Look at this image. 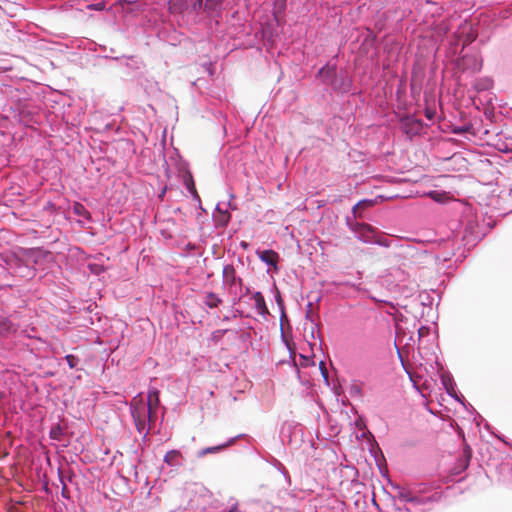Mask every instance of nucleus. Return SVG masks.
Returning a JSON list of instances; mask_svg holds the SVG:
<instances>
[{"mask_svg":"<svg viewBox=\"0 0 512 512\" xmlns=\"http://www.w3.org/2000/svg\"><path fill=\"white\" fill-rule=\"evenodd\" d=\"M339 54L325 61L315 72L313 84L318 88L319 100L333 101L336 98L360 97L362 90L357 86L353 72L339 65Z\"/></svg>","mask_w":512,"mask_h":512,"instance_id":"1","label":"nucleus"},{"mask_svg":"<svg viewBox=\"0 0 512 512\" xmlns=\"http://www.w3.org/2000/svg\"><path fill=\"white\" fill-rule=\"evenodd\" d=\"M395 491L394 501L407 504L403 507L396 506L399 512H427L431 505L440 501L441 492L431 489L424 483L404 487L399 484L391 485Z\"/></svg>","mask_w":512,"mask_h":512,"instance_id":"2","label":"nucleus"},{"mask_svg":"<svg viewBox=\"0 0 512 512\" xmlns=\"http://www.w3.org/2000/svg\"><path fill=\"white\" fill-rule=\"evenodd\" d=\"M10 115L18 124L31 130H37V127L47 121V115L44 110L34 104L30 99H18L9 106Z\"/></svg>","mask_w":512,"mask_h":512,"instance_id":"3","label":"nucleus"},{"mask_svg":"<svg viewBox=\"0 0 512 512\" xmlns=\"http://www.w3.org/2000/svg\"><path fill=\"white\" fill-rule=\"evenodd\" d=\"M163 161L164 172L166 177L168 179L171 177L170 165L174 166V168L177 171L178 177L182 180V183L187 193L192 197L194 201H197L200 204L201 199L197 193L195 181L190 170L189 163L181 156L179 150L173 148L172 151L169 153L168 159L163 153Z\"/></svg>","mask_w":512,"mask_h":512,"instance_id":"4","label":"nucleus"},{"mask_svg":"<svg viewBox=\"0 0 512 512\" xmlns=\"http://www.w3.org/2000/svg\"><path fill=\"white\" fill-rule=\"evenodd\" d=\"M494 226H457L456 230L452 231V238L449 242L452 243V246H456L460 249L463 247V251L460 256L462 258L466 257L465 252H469L472 248H474L479 241H481L486 234L492 229Z\"/></svg>","mask_w":512,"mask_h":512,"instance_id":"5","label":"nucleus"},{"mask_svg":"<svg viewBox=\"0 0 512 512\" xmlns=\"http://www.w3.org/2000/svg\"><path fill=\"white\" fill-rule=\"evenodd\" d=\"M442 176H422L418 178V210L428 202L444 204L449 200V194L444 190L434 189L440 186Z\"/></svg>","mask_w":512,"mask_h":512,"instance_id":"6","label":"nucleus"},{"mask_svg":"<svg viewBox=\"0 0 512 512\" xmlns=\"http://www.w3.org/2000/svg\"><path fill=\"white\" fill-rule=\"evenodd\" d=\"M354 236L363 243L377 244L382 247H390L398 240L391 236L381 234L375 226H348Z\"/></svg>","mask_w":512,"mask_h":512,"instance_id":"7","label":"nucleus"},{"mask_svg":"<svg viewBox=\"0 0 512 512\" xmlns=\"http://www.w3.org/2000/svg\"><path fill=\"white\" fill-rule=\"evenodd\" d=\"M115 67L119 70L123 77L129 80H134L143 74L145 64L142 58L138 55L122 54V56L116 62Z\"/></svg>","mask_w":512,"mask_h":512,"instance_id":"8","label":"nucleus"},{"mask_svg":"<svg viewBox=\"0 0 512 512\" xmlns=\"http://www.w3.org/2000/svg\"><path fill=\"white\" fill-rule=\"evenodd\" d=\"M155 36L162 42L177 47L188 40V37L178 31L175 26L169 22H155L153 26Z\"/></svg>","mask_w":512,"mask_h":512,"instance_id":"9","label":"nucleus"},{"mask_svg":"<svg viewBox=\"0 0 512 512\" xmlns=\"http://www.w3.org/2000/svg\"><path fill=\"white\" fill-rule=\"evenodd\" d=\"M363 272L357 270L354 274H351V278H340L333 280L330 285L334 291L341 292V288H348L350 292L343 294L345 298L356 297L361 292H366V289L362 285Z\"/></svg>","mask_w":512,"mask_h":512,"instance_id":"10","label":"nucleus"},{"mask_svg":"<svg viewBox=\"0 0 512 512\" xmlns=\"http://www.w3.org/2000/svg\"><path fill=\"white\" fill-rule=\"evenodd\" d=\"M84 51L91 53L96 58H103L110 60L116 64L123 53H120L118 49L114 47H108L106 45L98 44L93 40L85 39L82 40L80 45Z\"/></svg>","mask_w":512,"mask_h":512,"instance_id":"11","label":"nucleus"},{"mask_svg":"<svg viewBox=\"0 0 512 512\" xmlns=\"http://www.w3.org/2000/svg\"><path fill=\"white\" fill-rule=\"evenodd\" d=\"M48 255L47 252L41 248H26L23 250V256L25 264L19 265V269L23 270V276L27 278H33L36 275V269L34 265H39Z\"/></svg>","mask_w":512,"mask_h":512,"instance_id":"12","label":"nucleus"},{"mask_svg":"<svg viewBox=\"0 0 512 512\" xmlns=\"http://www.w3.org/2000/svg\"><path fill=\"white\" fill-rule=\"evenodd\" d=\"M399 127L409 139H412L415 136L421 135L427 125L421 118L408 113L399 118Z\"/></svg>","mask_w":512,"mask_h":512,"instance_id":"13","label":"nucleus"},{"mask_svg":"<svg viewBox=\"0 0 512 512\" xmlns=\"http://www.w3.org/2000/svg\"><path fill=\"white\" fill-rule=\"evenodd\" d=\"M235 195L230 194L228 201H220L216 204L212 213L214 224H229L232 215L231 212L237 210V205L233 202Z\"/></svg>","mask_w":512,"mask_h":512,"instance_id":"14","label":"nucleus"},{"mask_svg":"<svg viewBox=\"0 0 512 512\" xmlns=\"http://www.w3.org/2000/svg\"><path fill=\"white\" fill-rule=\"evenodd\" d=\"M441 378V383L446 391V393L453 399H455L456 401H458L459 403H461L467 410L471 409L474 413L477 414L478 418L481 420V421H484V419L481 417V415H479L476 410L474 409V407L466 402L464 396L457 391L456 389V383L454 381V378L453 376L451 375V373L449 372H444L441 374L440 376Z\"/></svg>","mask_w":512,"mask_h":512,"instance_id":"15","label":"nucleus"},{"mask_svg":"<svg viewBox=\"0 0 512 512\" xmlns=\"http://www.w3.org/2000/svg\"><path fill=\"white\" fill-rule=\"evenodd\" d=\"M359 53L361 56L368 57L370 54L377 56L378 54V36L370 28H365V32L358 36Z\"/></svg>","mask_w":512,"mask_h":512,"instance_id":"16","label":"nucleus"},{"mask_svg":"<svg viewBox=\"0 0 512 512\" xmlns=\"http://www.w3.org/2000/svg\"><path fill=\"white\" fill-rule=\"evenodd\" d=\"M223 285L229 294H236V291H243V280L237 275L232 264H226L222 271Z\"/></svg>","mask_w":512,"mask_h":512,"instance_id":"17","label":"nucleus"},{"mask_svg":"<svg viewBox=\"0 0 512 512\" xmlns=\"http://www.w3.org/2000/svg\"><path fill=\"white\" fill-rule=\"evenodd\" d=\"M226 1L227 0H194L192 5H196L197 8L204 7L205 17L217 19L222 16Z\"/></svg>","mask_w":512,"mask_h":512,"instance_id":"18","label":"nucleus"},{"mask_svg":"<svg viewBox=\"0 0 512 512\" xmlns=\"http://www.w3.org/2000/svg\"><path fill=\"white\" fill-rule=\"evenodd\" d=\"M240 439H245L248 442L254 441V439L251 436H249L248 434L241 433L234 437L229 438L225 443H222V444H219L216 446L206 447V448L199 450L197 452V457L201 458L207 454L218 453L220 451H223L225 448L234 445L236 443V441L240 440Z\"/></svg>","mask_w":512,"mask_h":512,"instance_id":"19","label":"nucleus"},{"mask_svg":"<svg viewBox=\"0 0 512 512\" xmlns=\"http://www.w3.org/2000/svg\"><path fill=\"white\" fill-rule=\"evenodd\" d=\"M194 0H170V3L174 10L182 14L194 13L197 16H205L204 7L197 8L196 5H192Z\"/></svg>","mask_w":512,"mask_h":512,"instance_id":"20","label":"nucleus"},{"mask_svg":"<svg viewBox=\"0 0 512 512\" xmlns=\"http://www.w3.org/2000/svg\"><path fill=\"white\" fill-rule=\"evenodd\" d=\"M288 0H273L272 20L277 27H283L286 22Z\"/></svg>","mask_w":512,"mask_h":512,"instance_id":"21","label":"nucleus"},{"mask_svg":"<svg viewBox=\"0 0 512 512\" xmlns=\"http://www.w3.org/2000/svg\"><path fill=\"white\" fill-rule=\"evenodd\" d=\"M147 398L146 406L148 407V421L154 422L156 418V410L160 407L159 391L155 388L150 389L148 391Z\"/></svg>","mask_w":512,"mask_h":512,"instance_id":"22","label":"nucleus"},{"mask_svg":"<svg viewBox=\"0 0 512 512\" xmlns=\"http://www.w3.org/2000/svg\"><path fill=\"white\" fill-rule=\"evenodd\" d=\"M256 255L269 268H274V269L278 270L277 262L279 259V255L275 251H273L271 249H263V250L257 249Z\"/></svg>","mask_w":512,"mask_h":512,"instance_id":"23","label":"nucleus"},{"mask_svg":"<svg viewBox=\"0 0 512 512\" xmlns=\"http://www.w3.org/2000/svg\"><path fill=\"white\" fill-rule=\"evenodd\" d=\"M406 90H407V79L405 77H400L398 79L397 87L395 90V101L397 102L399 109L406 108Z\"/></svg>","mask_w":512,"mask_h":512,"instance_id":"24","label":"nucleus"},{"mask_svg":"<svg viewBox=\"0 0 512 512\" xmlns=\"http://www.w3.org/2000/svg\"><path fill=\"white\" fill-rule=\"evenodd\" d=\"M298 430H301L300 424L295 422H285L282 425L280 436L283 441L287 440L289 444H292L293 435H295Z\"/></svg>","mask_w":512,"mask_h":512,"instance_id":"25","label":"nucleus"},{"mask_svg":"<svg viewBox=\"0 0 512 512\" xmlns=\"http://www.w3.org/2000/svg\"><path fill=\"white\" fill-rule=\"evenodd\" d=\"M251 299L254 300V308L257 313L266 318V316L269 314V310L263 294L260 291L253 292Z\"/></svg>","mask_w":512,"mask_h":512,"instance_id":"26","label":"nucleus"},{"mask_svg":"<svg viewBox=\"0 0 512 512\" xmlns=\"http://www.w3.org/2000/svg\"><path fill=\"white\" fill-rule=\"evenodd\" d=\"M163 461L170 467H181L184 457L179 450L172 449L165 454Z\"/></svg>","mask_w":512,"mask_h":512,"instance_id":"27","label":"nucleus"},{"mask_svg":"<svg viewBox=\"0 0 512 512\" xmlns=\"http://www.w3.org/2000/svg\"><path fill=\"white\" fill-rule=\"evenodd\" d=\"M131 416L134 422L148 418V407L142 401L130 406Z\"/></svg>","mask_w":512,"mask_h":512,"instance_id":"28","label":"nucleus"},{"mask_svg":"<svg viewBox=\"0 0 512 512\" xmlns=\"http://www.w3.org/2000/svg\"><path fill=\"white\" fill-rule=\"evenodd\" d=\"M464 61V69L470 70L472 72H479L482 69V59H480L476 54H466L463 57Z\"/></svg>","mask_w":512,"mask_h":512,"instance_id":"29","label":"nucleus"},{"mask_svg":"<svg viewBox=\"0 0 512 512\" xmlns=\"http://www.w3.org/2000/svg\"><path fill=\"white\" fill-rule=\"evenodd\" d=\"M17 326L8 318L0 317V336L6 337L12 333H16Z\"/></svg>","mask_w":512,"mask_h":512,"instance_id":"30","label":"nucleus"},{"mask_svg":"<svg viewBox=\"0 0 512 512\" xmlns=\"http://www.w3.org/2000/svg\"><path fill=\"white\" fill-rule=\"evenodd\" d=\"M273 291H275L274 298H275V302L279 308L281 326H283L284 320H287L284 299L275 284L273 285Z\"/></svg>","mask_w":512,"mask_h":512,"instance_id":"31","label":"nucleus"},{"mask_svg":"<svg viewBox=\"0 0 512 512\" xmlns=\"http://www.w3.org/2000/svg\"><path fill=\"white\" fill-rule=\"evenodd\" d=\"M267 462L271 464L274 468H276L283 475L288 486H291V477L286 467L277 458L273 456H271V458L267 460Z\"/></svg>","mask_w":512,"mask_h":512,"instance_id":"32","label":"nucleus"},{"mask_svg":"<svg viewBox=\"0 0 512 512\" xmlns=\"http://www.w3.org/2000/svg\"><path fill=\"white\" fill-rule=\"evenodd\" d=\"M66 435L65 428L60 423H55L51 426L49 437L55 441H62Z\"/></svg>","mask_w":512,"mask_h":512,"instance_id":"33","label":"nucleus"},{"mask_svg":"<svg viewBox=\"0 0 512 512\" xmlns=\"http://www.w3.org/2000/svg\"><path fill=\"white\" fill-rule=\"evenodd\" d=\"M72 209L74 214L82 217L84 220L90 221L91 220V213L86 208V206L80 202H74L72 205Z\"/></svg>","mask_w":512,"mask_h":512,"instance_id":"34","label":"nucleus"},{"mask_svg":"<svg viewBox=\"0 0 512 512\" xmlns=\"http://www.w3.org/2000/svg\"><path fill=\"white\" fill-rule=\"evenodd\" d=\"M222 302H223L222 299L215 292H207L206 293L204 304L208 308H210V309L217 308Z\"/></svg>","mask_w":512,"mask_h":512,"instance_id":"35","label":"nucleus"},{"mask_svg":"<svg viewBox=\"0 0 512 512\" xmlns=\"http://www.w3.org/2000/svg\"><path fill=\"white\" fill-rule=\"evenodd\" d=\"M151 423L152 422L148 421V418L143 420H137V422H134L137 432L139 434H143V440H146L149 434Z\"/></svg>","mask_w":512,"mask_h":512,"instance_id":"36","label":"nucleus"},{"mask_svg":"<svg viewBox=\"0 0 512 512\" xmlns=\"http://www.w3.org/2000/svg\"><path fill=\"white\" fill-rule=\"evenodd\" d=\"M63 359L66 361V363L70 369H75L77 371L84 370V368L79 366L81 359L77 355L66 354Z\"/></svg>","mask_w":512,"mask_h":512,"instance_id":"37","label":"nucleus"},{"mask_svg":"<svg viewBox=\"0 0 512 512\" xmlns=\"http://www.w3.org/2000/svg\"><path fill=\"white\" fill-rule=\"evenodd\" d=\"M213 116L216 121L219 122V124L222 126V130L224 134L226 135L227 129H226V122H227V116L223 113L220 109L213 110Z\"/></svg>","mask_w":512,"mask_h":512,"instance_id":"38","label":"nucleus"},{"mask_svg":"<svg viewBox=\"0 0 512 512\" xmlns=\"http://www.w3.org/2000/svg\"><path fill=\"white\" fill-rule=\"evenodd\" d=\"M473 130V125L471 123H466L463 125H455L452 128V133L458 136H463L466 133L471 132Z\"/></svg>","mask_w":512,"mask_h":512,"instance_id":"39","label":"nucleus"},{"mask_svg":"<svg viewBox=\"0 0 512 512\" xmlns=\"http://www.w3.org/2000/svg\"><path fill=\"white\" fill-rule=\"evenodd\" d=\"M87 269L89 270V272L91 274L96 275V276H99L105 272V267L102 264H98V263L89 262L87 264Z\"/></svg>","mask_w":512,"mask_h":512,"instance_id":"40","label":"nucleus"},{"mask_svg":"<svg viewBox=\"0 0 512 512\" xmlns=\"http://www.w3.org/2000/svg\"><path fill=\"white\" fill-rule=\"evenodd\" d=\"M449 32H450V28H449L448 24H446L444 22L439 23L436 27L437 35L439 37H441L442 39L445 38Z\"/></svg>","mask_w":512,"mask_h":512,"instance_id":"41","label":"nucleus"},{"mask_svg":"<svg viewBox=\"0 0 512 512\" xmlns=\"http://www.w3.org/2000/svg\"><path fill=\"white\" fill-rule=\"evenodd\" d=\"M470 459H471V450H470V448H468L467 456L465 457V459L461 460V462L459 464V470L456 472V474H460L461 472L465 471L468 468Z\"/></svg>","mask_w":512,"mask_h":512,"instance_id":"42","label":"nucleus"},{"mask_svg":"<svg viewBox=\"0 0 512 512\" xmlns=\"http://www.w3.org/2000/svg\"><path fill=\"white\" fill-rule=\"evenodd\" d=\"M313 303L308 302L307 304V310L305 313V319L309 322H311L314 326L318 327V323H316V319L314 317V314L312 312Z\"/></svg>","mask_w":512,"mask_h":512,"instance_id":"43","label":"nucleus"},{"mask_svg":"<svg viewBox=\"0 0 512 512\" xmlns=\"http://www.w3.org/2000/svg\"><path fill=\"white\" fill-rule=\"evenodd\" d=\"M58 478H59V481H60V483L62 485L61 495H62L63 498L68 499L69 498L68 488H67V485L65 483V477L62 474L60 469L58 470Z\"/></svg>","mask_w":512,"mask_h":512,"instance_id":"44","label":"nucleus"},{"mask_svg":"<svg viewBox=\"0 0 512 512\" xmlns=\"http://www.w3.org/2000/svg\"><path fill=\"white\" fill-rule=\"evenodd\" d=\"M232 313L231 316L229 315H225L222 319L223 322H228L230 321L232 318H236V317H244V312L239 309V308H234L232 307Z\"/></svg>","mask_w":512,"mask_h":512,"instance_id":"45","label":"nucleus"},{"mask_svg":"<svg viewBox=\"0 0 512 512\" xmlns=\"http://www.w3.org/2000/svg\"><path fill=\"white\" fill-rule=\"evenodd\" d=\"M363 204H366V205H371L372 204V200L370 199H363L361 201H359L357 204H355L352 208V213L354 215V217H357L359 215V210L361 208V206Z\"/></svg>","mask_w":512,"mask_h":512,"instance_id":"46","label":"nucleus"},{"mask_svg":"<svg viewBox=\"0 0 512 512\" xmlns=\"http://www.w3.org/2000/svg\"><path fill=\"white\" fill-rule=\"evenodd\" d=\"M232 296L233 306L237 305L241 300L244 299L243 291H236V294H230Z\"/></svg>","mask_w":512,"mask_h":512,"instance_id":"47","label":"nucleus"},{"mask_svg":"<svg viewBox=\"0 0 512 512\" xmlns=\"http://www.w3.org/2000/svg\"><path fill=\"white\" fill-rule=\"evenodd\" d=\"M349 393L351 396H361L362 395V389L358 385H352L350 387Z\"/></svg>","mask_w":512,"mask_h":512,"instance_id":"48","label":"nucleus"},{"mask_svg":"<svg viewBox=\"0 0 512 512\" xmlns=\"http://www.w3.org/2000/svg\"><path fill=\"white\" fill-rule=\"evenodd\" d=\"M167 190H168V186H167V185H164V186L160 189L159 193L157 194V199H158V201H160V202H163V201H164L165 196H166V193H167Z\"/></svg>","mask_w":512,"mask_h":512,"instance_id":"49","label":"nucleus"},{"mask_svg":"<svg viewBox=\"0 0 512 512\" xmlns=\"http://www.w3.org/2000/svg\"><path fill=\"white\" fill-rule=\"evenodd\" d=\"M458 224H467V225L478 224V220L471 217V218H467L465 220H459Z\"/></svg>","mask_w":512,"mask_h":512,"instance_id":"50","label":"nucleus"},{"mask_svg":"<svg viewBox=\"0 0 512 512\" xmlns=\"http://www.w3.org/2000/svg\"><path fill=\"white\" fill-rule=\"evenodd\" d=\"M281 339H282L283 343L285 344V346L287 347V349L289 350V352L291 353L292 352V348H291L290 342L286 338V336L284 335L283 331L281 332Z\"/></svg>","mask_w":512,"mask_h":512,"instance_id":"51","label":"nucleus"},{"mask_svg":"<svg viewBox=\"0 0 512 512\" xmlns=\"http://www.w3.org/2000/svg\"><path fill=\"white\" fill-rule=\"evenodd\" d=\"M222 512H242L241 510H239L238 508V504L235 503L233 504L229 509L227 510H223Z\"/></svg>","mask_w":512,"mask_h":512,"instance_id":"52","label":"nucleus"},{"mask_svg":"<svg viewBox=\"0 0 512 512\" xmlns=\"http://www.w3.org/2000/svg\"><path fill=\"white\" fill-rule=\"evenodd\" d=\"M251 338V334L249 332H242L239 336V339L242 341H247Z\"/></svg>","mask_w":512,"mask_h":512,"instance_id":"53","label":"nucleus"},{"mask_svg":"<svg viewBox=\"0 0 512 512\" xmlns=\"http://www.w3.org/2000/svg\"><path fill=\"white\" fill-rule=\"evenodd\" d=\"M435 114H436V113H435V111H432V110H428V109H427V110L425 111V116H426V118H427L428 120H433V119H434V117H435Z\"/></svg>","mask_w":512,"mask_h":512,"instance_id":"54","label":"nucleus"},{"mask_svg":"<svg viewBox=\"0 0 512 512\" xmlns=\"http://www.w3.org/2000/svg\"><path fill=\"white\" fill-rule=\"evenodd\" d=\"M425 256L428 258V261H429L430 265H435L436 260H437V256L428 255L427 253L425 254Z\"/></svg>","mask_w":512,"mask_h":512,"instance_id":"55","label":"nucleus"},{"mask_svg":"<svg viewBox=\"0 0 512 512\" xmlns=\"http://www.w3.org/2000/svg\"><path fill=\"white\" fill-rule=\"evenodd\" d=\"M243 294H244V297H245V296H247V295H249V294H251V295H252V293H251V289H250V287H249V286H246V287H244V286H243Z\"/></svg>","mask_w":512,"mask_h":512,"instance_id":"56","label":"nucleus"},{"mask_svg":"<svg viewBox=\"0 0 512 512\" xmlns=\"http://www.w3.org/2000/svg\"><path fill=\"white\" fill-rule=\"evenodd\" d=\"M349 292H350V289H348V288H341V292H337V293L340 294L343 297V294H347Z\"/></svg>","mask_w":512,"mask_h":512,"instance_id":"57","label":"nucleus"},{"mask_svg":"<svg viewBox=\"0 0 512 512\" xmlns=\"http://www.w3.org/2000/svg\"><path fill=\"white\" fill-rule=\"evenodd\" d=\"M186 249H187V250H189V251L194 250V249H195V245H194V244H192V243H188V244L186 245Z\"/></svg>","mask_w":512,"mask_h":512,"instance_id":"58","label":"nucleus"},{"mask_svg":"<svg viewBox=\"0 0 512 512\" xmlns=\"http://www.w3.org/2000/svg\"><path fill=\"white\" fill-rule=\"evenodd\" d=\"M472 210H473V209H472V207H471V206L466 207V208H465V213H466V214H469V215H471V216H472Z\"/></svg>","mask_w":512,"mask_h":512,"instance_id":"59","label":"nucleus"},{"mask_svg":"<svg viewBox=\"0 0 512 512\" xmlns=\"http://www.w3.org/2000/svg\"><path fill=\"white\" fill-rule=\"evenodd\" d=\"M345 221H346V225L352 224V223L350 222V218H349V216H346ZM353 224H360V223H359V222H354Z\"/></svg>","mask_w":512,"mask_h":512,"instance_id":"60","label":"nucleus"},{"mask_svg":"<svg viewBox=\"0 0 512 512\" xmlns=\"http://www.w3.org/2000/svg\"><path fill=\"white\" fill-rule=\"evenodd\" d=\"M229 330L228 329H223V330H217L215 333H220V334H225L227 333Z\"/></svg>","mask_w":512,"mask_h":512,"instance_id":"61","label":"nucleus"},{"mask_svg":"<svg viewBox=\"0 0 512 512\" xmlns=\"http://www.w3.org/2000/svg\"><path fill=\"white\" fill-rule=\"evenodd\" d=\"M432 240L431 239H417V242L418 243H421V242H431Z\"/></svg>","mask_w":512,"mask_h":512,"instance_id":"62","label":"nucleus"},{"mask_svg":"<svg viewBox=\"0 0 512 512\" xmlns=\"http://www.w3.org/2000/svg\"><path fill=\"white\" fill-rule=\"evenodd\" d=\"M498 439H500L502 442H504L505 444L509 445V443L504 439L503 436H496Z\"/></svg>","mask_w":512,"mask_h":512,"instance_id":"63","label":"nucleus"},{"mask_svg":"<svg viewBox=\"0 0 512 512\" xmlns=\"http://www.w3.org/2000/svg\"><path fill=\"white\" fill-rule=\"evenodd\" d=\"M485 428L490 431L491 425L488 422H485Z\"/></svg>","mask_w":512,"mask_h":512,"instance_id":"64","label":"nucleus"}]
</instances>
